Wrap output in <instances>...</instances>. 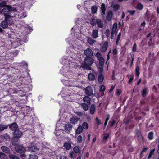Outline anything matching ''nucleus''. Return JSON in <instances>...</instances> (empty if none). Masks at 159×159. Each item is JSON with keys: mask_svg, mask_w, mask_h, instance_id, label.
<instances>
[{"mask_svg": "<svg viewBox=\"0 0 159 159\" xmlns=\"http://www.w3.org/2000/svg\"><path fill=\"white\" fill-rule=\"evenodd\" d=\"M14 66L11 64V93H19L20 96L22 97L25 95V92L27 91L26 88H28L30 80L28 79L26 76L29 74L26 71H23L19 76L21 71L18 69V67L16 63L13 64Z\"/></svg>", "mask_w": 159, "mask_h": 159, "instance_id": "f257e3e1", "label": "nucleus"}, {"mask_svg": "<svg viewBox=\"0 0 159 159\" xmlns=\"http://www.w3.org/2000/svg\"><path fill=\"white\" fill-rule=\"evenodd\" d=\"M84 57L83 62L81 63V67L84 70L91 69V66L94 62V60L93 57V51L89 48L86 49L84 51Z\"/></svg>", "mask_w": 159, "mask_h": 159, "instance_id": "f03ea898", "label": "nucleus"}, {"mask_svg": "<svg viewBox=\"0 0 159 159\" xmlns=\"http://www.w3.org/2000/svg\"><path fill=\"white\" fill-rule=\"evenodd\" d=\"M17 27L16 25H13L11 23V48H16L21 44V39L16 38L15 35Z\"/></svg>", "mask_w": 159, "mask_h": 159, "instance_id": "7ed1b4c3", "label": "nucleus"}, {"mask_svg": "<svg viewBox=\"0 0 159 159\" xmlns=\"http://www.w3.org/2000/svg\"><path fill=\"white\" fill-rule=\"evenodd\" d=\"M23 9V7L21 4L16 3L12 6H11V11H16L19 12L21 11ZM13 16L11 14V18Z\"/></svg>", "mask_w": 159, "mask_h": 159, "instance_id": "20e7f679", "label": "nucleus"}, {"mask_svg": "<svg viewBox=\"0 0 159 159\" xmlns=\"http://www.w3.org/2000/svg\"><path fill=\"white\" fill-rule=\"evenodd\" d=\"M1 12L3 14L6 20L10 18V7L7 6L2 10L0 13Z\"/></svg>", "mask_w": 159, "mask_h": 159, "instance_id": "39448f33", "label": "nucleus"}, {"mask_svg": "<svg viewBox=\"0 0 159 159\" xmlns=\"http://www.w3.org/2000/svg\"><path fill=\"white\" fill-rule=\"evenodd\" d=\"M15 149L16 151L18 153L22 154L26 151V148L22 145L19 144L15 146Z\"/></svg>", "mask_w": 159, "mask_h": 159, "instance_id": "423d86ee", "label": "nucleus"}, {"mask_svg": "<svg viewBox=\"0 0 159 159\" xmlns=\"http://www.w3.org/2000/svg\"><path fill=\"white\" fill-rule=\"evenodd\" d=\"M95 56L99 61L100 66H103L105 60L102 57L101 54L99 52H97L96 53Z\"/></svg>", "mask_w": 159, "mask_h": 159, "instance_id": "0eeeda50", "label": "nucleus"}, {"mask_svg": "<svg viewBox=\"0 0 159 159\" xmlns=\"http://www.w3.org/2000/svg\"><path fill=\"white\" fill-rule=\"evenodd\" d=\"M85 93L87 96H91L93 94V90L92 88L90 86H87L85 89Z\"/></svg>", "mask_w": 159, "mask_h": 159, "instance_id": "6e6552de", "label": "nucleus"}, {"mask_svg": "<svg viewBox=\"0 0 159 159\" xmlns=\"http://www.w3.org/2000/svg\"><path fill=\"white\" fill-rule=\"evenodd\" d=\"M101 12L100 14L102 18H105V15L106 8L105 5L104 3H102L101 5Z\"/></svg>", "mask_w": 159, "mask_h": 159, "instance_id": "1a4fd4ad", "label": "nucleus"}, {"mask_svg": "<svg viewBox=\"0 0 159 159\" xmlns=\"http://www.w3.org/2000/svg\"><path fill=\"white\" fill-rule=\"evenodd\" d=\"M13 136L15 137L16 138H20L23 134V133L18 129L17 130H15L12 133Z\"/></svg>", "mask_w": 159, "mask_h": 159, "instance_id": "9d476101", "label": "nucleus"}, {"mask_svg": "<svg viewBox=\"0 0 159 159\" xmlns=\"http://www.w3.org/2000/svg\"><path fill=\"white\" fill-rule=\"evenodd\" d=\"M20 138H16L13 136V137L11 140V142L13 145L16 146L19 144L20 142Z\"/></svg>", "mask_w": 159, "mask_h": 159, "instance_id": "9b49d317", "label": "nucleus"}, {"mask_svg": "<svg viewBox=\"0 0 159 159\" xmlns=\"http://www.w3.org/2000/svg\"><path fill=\"white\" fill-rule=\"evenodd\" d=\"M108 43L107 41L104 42L102 46L100 48V50L102 52H105L107 50L108 47Z\"/></svg>", "mask_w": 159, "mask_h": 159, "instance_id": "f8f14e48", "label": "nucleus"}, {"mask_svg": "<svg viewBox=\"0 0 159 159\" xmlns=\"http://www.w3.org/2000/svg\"><path fill=\"white\" fill-rule=\"evenodd\" d=\"M65 129L67 132L70 133L71 130L73 126L69 123L66 124L65 125Z\"/></svg>", "mask_w": 159, "mask_h": 159, "instance_id": "ddd939ff", "label": "nucleus"}, {"mask_svg": "<svg viewBox=\"0 0 159 159\" xmlns=\"http://www.w3.org/2000/svg\"><path fill=\"white\" fill-rule=\"evenodd\" d=\"M136 135L137 137V140L139 141L143 140V137L142 135L141 131L139 130H137L136 131Z\"/></svg>", "mask_w": 159, "mask_h": 159, "instance_id": "4468645a", "label": "nucleus"}, {"mask_svg": "<svg viewBox=\"0 0 159 159\" xmlns=\"http://www.w3.org/2000/svg\"><path fill=\"white\" fill-rule=\"evenodd\" d=\"M89 96H85L83 99V100L84 103H86L88 104H91V98L89 97Z\"/></svg>", "mask_w": 159, "mask_h": 159, "instance_id": "2eb2a0df", "label": "nucleus"}, {"mask_svg": "<svg viewBox=\"0 0 159 159\" xmlns=\"http://www.w3.org/2000/svg\"><path fill=\"white\" fill-rule=\"evenodd\" d=\"M87 78L89 81H93L95 79V75L93 73L90 72L88 74Z\"/></svg>", "mask_w": 159, "mask_h": 159, "instance_id": "dca6fc26", "label": "nucleus"}, {"mask_svg": "<svg viewBox=\"0 0 159 159\" xmlns=\"http://www.w3.org/2000/svg\"><path fill=\"white\" fill-rule=\"evenodd\" d=\"M113 16V13L111 11H109L107 13L106 19L108 21H110Z\"/></svg>", "mask_w": 159, "mask_h": 159, "instance_id": "f3484780", "label": "nucleus"}, {"mask_svg": "<svg viewBox=\"0 0 159 159\" xmlns=\"http://www.w3.org/2000/svg\"><path fill=\"white\" fill-rule=\"evenodd\" d=\"M92 36L93 38L96 39L98 36V29H94L92 31Z\"/></svg>", "mask_w": 159, "mask_h": 159, "instance_id": "a211bd4d", "label": "nucleus"}, {"mask_svg": "<svg viewBox=\"0 0 159 159\" xmlns=\"http://www.w3.org/2000/svg\"><path fill=\"white\" fill-rule=\"evenodd\" d=\"M117 24L116 22L114 23L113 25L111 30V33H113L115 34H116L118 30H117Z\"/></svg>", "mask_w": 159, "mask_h": 159, "instance_id": "6ab92c4d", "label": "nucleus"}, {"mask_svg": "<svg viewBox=\"0 0 159 159\" xmlns=\"http://www.w3.org/2000/svg\"><path fill=\"white\" fill-rule=\"evenodd\" d=\"M90 105V104H88L86 103H82L80 104L81 107L85 111L88 110Z\"/></svg>", "mask_w": 159, "mask_h": 159, "instance_id": "aec40b11", "label": "nucleus"}, {"mask_svg": "<svg viewBox=\"0 0 159 159\" xmlns=\"http://www.w3.org/2000/svg\"><path fill=\"white\" fill-rule=\"evenodd\" d=\"M19 129L18 128V126L16 122H14L12 124H11V130L15 131Z\"/></svg>", "mask_w": 159, "mask_h": 159, "instance_id": "412c9836", "label": "nucleus"}, {"mask_svg": "<svg viewBox=\"0 0 159 159\" xmlns=\"http://www.w3.org/2000/svg\"><path fill=\"white\" fill-rule=\"evenodd\" d=\"M63 147L67 150H69L72 148L71 144L69 142H65L63 144Z\"/></svg>", "mask_w": 159, "mask_h": 159, "instance_id": "4be33fe9", "label": "nucleus"}, {"mask_svg": "<svg viewBox=\"0 0 159 159\" xmlns=\"http://www.w3.org/2000/svg\"><path fill=\"white\" fill-rule=\"evenodd\" d=\"M79 119L77 117H72L70 118V121L71 124L75 125L77 123Z\"/></svg>", "mask_w": 159, "mask_h": 159, "instance_id": "5701e85b", "label": "nucleus"}, {"mask_svg": "<svg viewBox=\"0 0 159 159\" xmlns=\"http://www.w3.org/2000/svg\"><path fill=\"white\" fill-rule=\"evenodd\" d=\"M21 66H22V68L24 69L23 71H26L28 69V66L27 63L25 61H23L20 64Z\"/></svg>", "mask_w": 159, "mask_h": 159, "instance_id": "b1692460", "label": "nucleus"}, {"mask_svg": "<svg viewBox=\"0 0 159 159\" xmlns=\"http://www.w3.org/2000/svg\"><path fill=\"white\" fill-rule=\"evenodd\" d=\"M9 19H8L7 20H6L5 19V20L4 21H3L1 24L0 25V26L4 29L7 28L8 26V24L7 21H9Z\"/></svg>", "mask_w": 159, "mask_h": 159, "instance_id": "393cba45", "label": "nucleus"}, {"mask_svg": "<svg viewBox=\"0 0 159 159\" xmlns=\"http://www.w3.org/2000/svg\"><path fill=\"white\" fill-rule=\"evenodd\" d=\"M141 95L142 97H145L147 95V88H144L141 91Z\"/></svg>", "mask_w": 159, "mask_h": 159, "instance_id": "a878e982", "label": "nucleus"}, {"mask_svg": "<svg viewBox=\"0 0 159 159\" xmlns=\"http://www.w3.org/2000/svg\"><path fill=\"white\" fill-rule=\"evenodd\" d=\"M96 110V107L95 104H92L91 105L89 110L90 113L92 114H93Z\"/></svg>", "mask_w": 159, "mask_h": 159, "instance_id": "bb28decb", "label": "nucleus"}, {"mask_svg": "<svg viewBox=\"0 0 159 159\" xmlns=\"http://www.w3.org/2000/svg\"><path fill=\"white\" fill-rule=\"evenodd\" d=\"M96 23L98 27L102 28L103 26V24L101 20L99 19H96Z\"/></svg>", "mask_w": 159, "mask_h": 159, "instance_id": "cd10ccee", "label": "nucleus"}, {"mask_svg": "<svg viewBox=\"0 0 159 159\" xmlns=\"http://www.w3.org/2000/svg\"><path fill=\"white\" fill-rule=\"evenodd\" d=\"M104 80V75L102 73L100 74L98 77V81L99 83L102 84Z\"/></svg>", "mask_w": 159, "mask_h": 159, "instance_id": "c85d7f7f", "label": "nucleus"}, {"mask_svg": "<svg viewBox=\"0 0 159 159\" xmlns=\"http://www.w3.org/2000/svg\"><path fill=\"white\" fill-rule=\"evenodd\" d=\"M28 149L29 151L33 152H35L38 150L37 147L35 145L29 146Z\"/></svg>", "mask_w": 159, "mask_h": 159, "instance_id": "c756f323", "label": "nucleus"}, {"mask_svg": "<svg viewBox=\"0 0 159 159\" xmlns=\"http://www.w3.org/2000/svg\"><path fill=\"white\" fill-rule=\"evenodd\" d=\"M95 42V40L91 38L90 37L87 38V42L89 45H93Z\"/></svg>", "mask_w": 159, "mask_h": 159, "instance_id": "7c9ffc66", "label": "nucleus"}, {"mask_svg": "<svg viewBox=\"0 0 159 159\" xmlns=\"http://www.w3.org/2000/svg\"><path fill=\"white\" fill-rule=\"evenodd\" d=\"M18 16L21 18H24L27 16L26 12L25 11H21L19 12Z\"/></svg>", "mask_w": 159, "mask_h": 159, "instance_id": "2f4dec72", "label": "nucleus"}, {"mask_svg": "<svg viewBox=\"0 0 159 159\" xmlns=\"http://www.w3.org/2000/svg\"><path fill=\"white\" fill-rule=\"evenodd\" d=\"M92 13L94 14L97 13L98 7L96 5H93L91 7Z\"/></svg>", "mask_w": 159, "mask_h": 159, "instance_id": "473e14b6", "label": "nucleus"}, {"mask_svg": "<svg viewBox=\"0 0 159 159\" xmlns=\"http://www.w3.org/2000/svg\"><path fill=\"white\" fill-rule=\"evenodd\" d=\"M109 133H104L103 134V137L102 141L104 142L107 141V139L109 137Z\"/></svg>", "mask_w": 159, "mask_h": 159, "instance_id": "72a5a7b5", "label": "nucleus"}, {"mask_svg": "<svg viewBox=\"0 0 159 159\" xmlns=\"http://www.w3.org/2000/svg\"><path fill=\"white\" fill-rule=\"evenodd\" d=\"M111 6L113 8L115 11L118 10L120 7V5L118 4L113 5L111 4Z\"/></svg>", "mask_w": 159, "mask_h": 159, "instance_id": "f704fd0d", "label": "nucleus"}, {"mask_svg": "<svg viewBox=\"0 0 159 159\" xmlns=\"http://www.w3.org/2000/svg\"><path fill=\"white\" fill-rule=\"evenodd\" d=\"M83 130L82 127L81 125H79L76 129V133L77 134H80L82 131Z\"/></svg>", "mask_w": 159, "mask_h": 159, "instance_id": "c9c22d12", "label": "nucleus"}, {"mask_svg": "<svg viewBox=\"0 0 159 159\" xmlns=\"http://www.w3.org/2000/svg\"><path fill=\"white\" fill-rule=\"evenodd\" d=\"M139 66L137 65L136 66L135 70V75L137 77H138L140 74V72H139Z\"/></svg>", "mask_w": 159, "mask_h": 159, "instance_id": "e433bc0d", "label": "nucleus"}, {"mask_svg": "<svg viewBox=\"0 0 159 159\" xmlns=\"http://www.w3.org/2000/svg\"><path fill=\"white\" fill-rule=\"evenodd\" d=\"M1 148L2 150L6 153H8L9 152V148L7 147L3 146Z\"/></svg>", "mask_w": 159, "mask_h": 159, "instance_id": "4c0bfd02", "label": "nucleus"}, {"mask_svg": "<svg viewBox=\"0 0 159 159\" xmlns=\"http://www.w3.org/2000/svg\"><path fill=\"white\" fill-rule=\"evenodd\" d=\"M154 133L152 131L150 132L148 135V137L149 140H152L153 138Z\"/></svg>", "mask_w": 159, "mask_h": 159, "instance_id": "58836bf2", "label": "nucleus"}, {"mask_svg": "<svg viewBox=\"0 0 159 159\" xmlns=\"http://www.w3.org/2000/svg\"><path fill=\"white\" fill-rule=\"evenodd\" d=\"M155 151V149L154 148L151 150L149 154L148 157V159H150L154 154V152Z\"/></svg>", "mask_w": 159, "mask_h": 159, "instance_id": "ea45409f", "label": "nucleus"}, {"mask_svg": "<svg viewBox=\"0 0 159 159\" xmlns=\"http://www.w3.org/2000/svg\"><path fill=\"white\" fill-rule=\"evenodd\" d=\"M38 157L35 154H31L29 155V159H37Z\"/></svg>", "mask_w": 159, "mask_h": 159, "instance_id": "a19ab883", "label": "nucleus"}, {"mask_svg": "<svg viewBox=\"0 0 159 159\" xmlns=\"http://www.w3.org/2000/svg\"><path fill=\"white\" fill-rule=\"evenodd\" d=\"M0 158L1 159H8L7 156L4 153L0 152Z\"/></svg>", "mask_w": 159, "mask_h": 159, "instance_id": "79ce46f5", "label": "nucleus"}, {"mask_svg": "<svg viewBox=\"0 0 159 159\" xmlns=\"http://www.w3.org/2000/svg\"><path fill=\"white\" fill-rule=\"evenodd\" d=\"M143 7V5L140 3L139 2L137 4L136 8L137 10H140L142 9Z\"/></svg>", "mask_w": 159, "mask_h": 159, "instance_id": "37998d69", "label": "nucleus"}, {"mask_svg": "<svg viewBox=\"0 0 159 159\" xmlns=\"http://www.w3.org/2000/svg\"><path fill=\"white\" fill-rule=\"evenodd\" d=\"M73 152L76 154L78 153L80 151L79 147L78 146H75L73 148Z\"/></svg>", "mask_w": 159, "mask_h": 159, "instance_id": "c03bdc74", "label": "nucleus"}, {"mask_svg": "<svg viewBox=\"0 0 159 159\" xmlns=\"http://www.w3.org/2000/svg\"><path fill=\"white\" fill-rule=\"evenodd\" d=\"M8 127V125H0V131H2L4 129H7Z\"/></svg>", "mask_w": 159, "mask_h": 159, "instance_id": "a18cd8bd", "label": "nucleus"}, {"mask_svg": "<svg viewBox=\"0 0 159 159\" xmlns=\"http://www.w3.org/2000/svg\"><path fill=\"white\" fill-rule=\"evenodd\" d=\"M110 116L109 114H107V117L106 118L105 121L104 123V126H105V127H106V126L107 125V122L110 119Z\"/></svg>", "mask_w": 159, "mask_h": 159, "instance_id": "49530a36", "label": "nucleus"}, {"mask_svg": "<svg viewBox=\"0 0 159 159\" xmlns=\"http://www.w3.org/2000/svg\"><path fill=\"white\" fill-rule=\"evenodd\" d=\"M83 129H87L88 128V125L86 122H84L82 124Z\"/></svg>", "mask_w": 159, "mask_h": 159, "instance_id": "de8ad7c7", "label": "nucleus"}, {"mask_svg": "<svg viewBox=\"0 0 159 159\" xmlns=\"http://www.w3.org/2000/svg\"><path fill=\"white\" fill-rule=\"evenodd\" d=\"M77 141L78 143H82V137L81 135H80L78 136Z\"/></svg>", "mask_w": 159, "mask_h": 159, "instance_id": "09e8293b", "label": "nucleus"}, {"mask_svg": "<svg viewBox=\"0 0 159 159\" xmlns=\"http://www.w3.org/2000/svg\"><path fill=\"white\" fill-rule=\"evenodd\" d=\"M95 120L97 125H99L102 124L101 120L99 119L98 118V117H96L95 118Z\"/></svg>", "mask_w": 159, "mask_h": 159, "instance_id": "8fccbe9b", "label": "nucleus"}, {"mask_svg": "<svg viewBox=\"0 0 159 159\" xmlns=\"http://www.w3.org/2000/svg\"><path fill=\"white\" fill-rule=\"evenodd\" d=\"M75 153L73 151H71L70 153V156L71 158H74L75 157L76 155L75 154Z\"/></svg>", "mask_w": 159, "mask_h": 159, "instance_id": "3c124183", "label": "nucleus"}, {"mask_svg": "<svg viewBox=\"0 0 159 159\" xmlns=\"http://www.w3.org/2000/svg\"><path fill=\"white\" fill-rule=\"evenodd\" d=\"M105 86L104 85H102L101 86V87L100 88L99 91L100 92H104L105 90Z\"/></svg>", "mask_w": 159, "mask_h": 159, "instance_id": "603ef678", "label": "nucleus"}, {"mask_svg": "<svg viewBox=\"0 0 159 159\" xmlns=\"http://www.w3.org/2000/svg\"><path fill=\"white\" fill-rule=\"evenodd\" d=\"M105 34L107 38L109 37L110 33V30L109 29H107L106 30Z\"/></svg>", "mask_w": 159, "mask_h": 159, "instance_id": "864d4df0", "label": "nucleus"}, {"mask_svg": "<svg viewBox=\"0 0 159 159\" xmlns=\"http://www.w3.org/2000/svg\"><path fill=\"white\" fill-rule=\"evenodd\" d=\"M6 2L4 1L0 3V7H4V8L8 5H6Z\"/></svg>", "mask_w": 159, "mask_h": 159, "instance_id": "5fc2aeb1", "label": "nucleus"}, {"mask_svg": "<svg viewBox=\"0 0 159 159\" xmlns=\"http://www.w3.org/2000/svg\"><path fill=\"white\" fill-rule=\"evenodd\" d=\"M19 51L18 50H16L15 51L11 52V54H12L14 56H16L18 54Z\"/></svg>", "mask_w": 159, "mask_h": 159, "instance_id": "6e6d98bb", "label": "nucleus"}, {"mask_svg": "<svg viewBox=\"0 0 159 159\" xmlns=\"http://www.w3.org/2000/svg\"><path fill=\"white\" fill-rule=\"evenodd\" d=\"M91 24L92 26H95L96 25V20L93 19L90 21Z\"/></svg>", "mask_w": 159, "mask_h": 159, "instance_id": "4d7b16f0", "label": "nucleus"}, {"mask_svg": "<svg viewBox=\"0 0 159 159\" xmlns=\"http://www.w3.org/2000/svg\"><path fill=\"white\" fill-rule=\"evenodd\" d=\"M137 45L136 43H135L133 45V48H132V51L133 52H134L136 51Z\"/></svg>", "mask_w": 159, "mask_h": 159, "instance_id": "13d9d810", "label": "nucleus"}, {"mask_svg": "<svg viewBox=\"0 0 159 159\" xmlns=\"http://www.w3.org/2000/svg\"><path fill=\"white\" fill-rule=\"evenodd\" d=\"M133 78H134V76H133V75H130V78L129 79V80L128 82V83L129 84H130V83H131L133 79Z\"/></svg>", "mask_w": 159, "mask_h": 159, "instance_id": "bf43d9fd", "label": "nucleus"}, {"mask_svg": "<svg viewBox=\"0 0 159 159\" xmlns=\"http://www.w3.org/2000/svg\"><path fill=\"white\" fill-rule=\"evenodd\" d=\"M116 123V121L115 120H113L112 121H110L109 122L110 124V126L111 127H112Z\"/></svg>", "mask_w": 159, "mask_h": 159, "instance_id": "052dcab7", "label": "nucleus"}, {"mask_svg": "<svg viewBox=\"0 0 159 159\" xmlns=\"http://www.w3.org/2000/svg\"><path fill=\"white\" fill-rule=\"evenodd\" d=\"M11 159H20L17 156L11 154Z\"/></svg>", "mask_w": 159, "mask_h": 159, "instance_id": "680f3d73", "label": "nucleus"}, {"mask_svg": "<svg viewBox=\"0 0 159 159\" xmlns=\"http://www.w3.org/2000/svg\"><path fill=\"white\" fill-rule=\"evenodd\" d=\"M128 12L131 15H133L135 13L136 11L135 10H129Z\"/></svg>", "mask_w": 159, "mask_h": 159, "instance_id": "e2e57ef3", "label": "nucleus"}, {"mask_svg": "<svg viewBox=\"0 0 159 159\" xmlns=\"http://www.w3.org/2000/svg\"><path fill=\"white\" fill-rule=\"evenodd\" d=\"M130 56L131 58V61H132L134 62V56L133 53H130Z\"/></svg>", "mask_w": 159, "mask_h": 159, "instance_id": "0e129e2a", "label": "nucleus"}, {"mask_svg": "<svg viewBox=\"0 0 159 159\" xmlns=\"http://www.w3.org/2000/svg\"><path fill=\"white\" fill-rule=\"evenodd\" d=\"M148 149V148L147 147H144L143 148V150L141 151L142 153L146 152Z\"/></svg>", "mask_w": 159, "mask_h": 159, "instance_id": "69168bd1", "label": "nucleus"}, {"mask_svg": "<svg viewBox=\"0 0 159 159\" xmlns=\"http://www.w3.org/2000/svg\"><path fill=\"white\" fill-rule=\"evenodd\" d=\"M113 55H116L117 53V50L116 48H115L113 49L112 51Z\"/></svg>", "mask_w": 159, "mask_h": 159, "instance_id": "338daca9", "label": "nucleus"}, {"mask_svg": "<svg viewBox=\"0 0 159 159\" xmlns=\"http://www.w3.org/2000/svg\"><path fill=\"white\" fill-rule=\"evenodd\" d=\"M59 159H67V157L65 156H61Z\"/></svg>", "mask_w": 159, "mask_h": 159, "instance_id": "774afa93", "label": "nucleus"}]
</instances>
